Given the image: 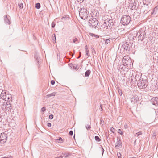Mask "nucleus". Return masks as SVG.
<instances>
[{"label": "nucleus", "mask_w": 158, "mask_h": 158, "mask_svg": "<svg viewBox=\"0 0 158 158\" xmlns=\"http://www.w3.org/2000/svg\"><path fill=\"white\" fill-rule=\"evenodd\" d=\"M91 73V71L89 70H88L86 71L85 73V77H88L90 74Z\"/></svg>", "instance_id": "22"}, {"label": "nucleus", "mask_w": 158, "mask_h": 158, "mask_svg": "<svg viewBox=\"0 0 158 158\" xmlns=\"http://www.w3.org/2000/svg\"><path fill=\"white\" fill-rule=\"evenodd\" d=\"M73 42L77 44L79 42L77 39L76 38H74L73 39Z\"/></svg>", "instance_id": "26"}, {"label": "nucleus", "mask_w": 158, "mask_h": 158, "mask_svg": "<svg viewBox=\"0 0 158 158\" xmlns=\"http://www.w3.org/2000/svg\"><path fill=\"white\" fill-rule=\"evenodd\" d=\"M115 22L114 20L107 18L105 20L103 24L104 28H106V29H109L112 27L114 24Z\"/></svg>", "instance_id": "1"}, {"label": "nucleus", "mask_w": 158, "mask_h": 158, "mask_svg": "<svg viewBox=\"0 0 158 158\" xmlns=\"http://www.w3.org/2000/svg\"><path fill=\"white\" fill-rule=\"evenodd\" d=\"M110 130L111 131L112 133H114V132L115 131V129L114 128L112 127L111 128Z\"/></svg>", "instance_id": "35"}, {"label": "nucleus", "mask_w": 158, "mask_h": 158, "mask_svg": "<svg viewBox=\"0 0 158 158\" xmlns=\"http://www.w3.org/2000/svg\"><path fill=\"white\" fill-rule=\"evenodd\" d=\"M137 77V76H135V81H137V79H136V77Z\"/></svg>", "instance_id": "58"}, {"label": "nucleus", "mask_w": 158, "mask_h": 158, "mask_svg": "<svg viewBox=\"0 0 158 158\" xmlns=\"http://www.w3.org/2000/svg\"><path fill=\"white\" fill-rule=\"evenodd\" d=\"M151 102L153 105H155L156 106L158 105V98L156 97H153L151 100Z\"/></svg>", "instance_id": "15"}, {"label": "nucleus", "mask_w": 158, "mask_h": 158, "mask_svg": "<svg viewBox=\"0 0 158 158\" xmlns=\"http://www.w3.org/2000/svg\"><path fill=\"white\" fill-rule=\"evenodd\" d=\"M94 138L95 140L97 142H100L101 140V139H100L99 137L98 136H95Z\"/></svg>", "instance_id": "25"}, {"label": "nucleus", "mask_w": 158, "mask_h": 158, "mask_svg": "<svg viewBox=\"0 0 158 158\" xmlns=\"http://www.w3.org/2000/svg\"><path fill=\"white\" fill-rule=\"evenodd\" d=\"M117 155L118 158H121V154L120 153H118Z\"/></svg>", "instance_id": "44"}, {"label": "nucleus", "mask_w": 158, "mask_h": 158, "mask_svg": "<svg viewBox=\"0 0 158 158\" xmlns=\"http://www.w3.org/2000/svg\"><path fill=\"white\" fill-rule=\"evenodd\" d=\"M56 92H53L50 94H48L46 96L47 98H49L51 97L54 96L56 94Z\"/></svg>", "instance_id": "20"}, {"label": "nucleus", "mask_w": 158, "mask_h": 158, "mask_svg": "<svg viewBox=\"0 0 158 158\" xmlns=\"http://www.w3.org/2000/svg\"><path fill=\"white\" fill-rule=\"evenodd\" d=\"M136 142V140H135V141H134V143L135 145Z\"/></svg>", "instance_id": "60"}, {"label": "nucleus", "mask_w": 158, "mask_h": 158, "mask_svg": "<svg viewBox=\"0 0 158 158\" xmlns=\"http://www.w3.org/2000/svg\"><path fill=\"white\" fill-rule=\"evenodd\" d=\"M99 23V22L97 19L95 18H91L89 21V26L94 28H96L98 27Z\"/></svg>", "instance_id": "4"}, {"label": "nucleus", "mask_w": 158, "mask_h": 158, "mask_svg": "<svg viewBox=\"0 0 158 158\" xmlns=\"http://www.w3.org/2000/svg\"><path fill=\"white\" fill-rule=\"evenodd\" d=\"M85 49L86 51H87L89 50H88V48H87V46H85Z\"/></svg>", "instance_id": "55"}, {"label": "nucleus", "mask_w": 158, "mask_h": 158, "mask_svg": "<svg viewBox=\"0 0 158 158\" xmlns=\"http://www.w3.org/2000/svg\"><path fill=\"white\" fill-rule=\"evenodd\" d=\"M86 55L88 57L89 56V50L86 51Z\"/></svg>", "instance_id": "43"}, {"label": "nucleus", "mask_w": 158, "mask_h": 158, "mask_svg": "<svg viewBox=\"0 0 158 158\" xmlns=\"http://www.w3.org/2000/svg\"><path fill=\"white\" fill-rule=\"evenodd\" d=\"M141 31H139L138 32L135 31L133 35V39L134 40H138V41H140L141 39Z\"/></svg>", "instance_id": "9"}, {"label": "nucleus", "mask_w": 158, "mask_h": 158, "mask_svg": "<svg viewBox=\"0 0 158 158\" xmlns=\"http://www.w3.org/2000/svg\"><path fill=\"white\" fill-rule=\"evenodd\" d=\"M123 47L126 50H129L131 48V44L128 42H125L122 45Z\"/></svg>", "instance_id": "13"}, {"label": "nucleus", "mask_w": 158, "mask_h": 158, "mask_svg": "<svg viewBox=\"0 0 158 158\" xmlns=\"http://www.w3.org/2000/svg\"><path fill=\"white\" fill-rule=\"evenodd\" d=\"M151 38V37H148V40H149Z\"/></svg>", "instance_id": "63"}, {"label": "nucleus", "mask_w": 158, "mask_h": 158, "mask_svg": "<svg viewBox=\"0 0 158 158\" xmlns=\"http://www.w3.org/2000/svg\"><path fill=\"white\" fill-rule=\"evenodd\" d=\"M71 66H70V67H71V68H72L73 69H77L78 70L79 68H77L78 65H76L75 64H71Z\"/></svg>", "instance_id": "21"}, {"label": "nucleus", "mask_w": 158, "mask_h": 158, "mask_svg": "<svg viewBox=\"0 0 158 158\" xmlns=\"http://www.w3.org/2000/svg\"><path fill=\"white\" fill-rule=\"evenodd\" d=\"M4 22L6 24H7L9 25L10 24V21L7 17V15H5L4 16Z\"/></svg>", "instance_id": "18"}, {"label": "nucleus", "mask_w": 158, "mask_h": 158, "mask_svg": "<svg viewBox=\"0 0 158 158\" xmlns=\"http://www.w3.org/2000/svg\"><path fill=\"white\" fill-rule=\"evenodd\" d=\"M141 39L140 40V41L141 42H142L143 43H145L146 45L147 44V43L148 44H150L151 43V41H149L148 40H147V42L145 41V39H146L147 40V35L146 34V32L145 31H141Z\"/></svg>", "instance_id": "7"}, {"label": "nucleus", "mask_w": 158, "mask_h": 158, "mask_svg": "<svg viewBox=\"0 0 158 158\" xmlns=\"http://www.w3.org/2000/svg\"><path fill=\"white\" fill-rule=\"evenodd\" d=\"M79 56L77 58V59L79 58L81 56V53L80 52H79Z\"/></svg>", "instance_id": "50"}, {"label": "nucleus", "mask_w": 158, "mask_h": 158, "mask_svg": "<svg viewBox=\"0 0 158 158\" xmlns=\"http://www.w3.org/2000/svg\"><path fill=\"white\" fill-rule=\"evenodd\" d=\"M46 108L44 107H43L41 109V112H44L46 111Z\"/></svg>", "instance_id": "37"}, {"label": "nucleus", "mask_w": 158, "mask_h": 158, "mask_svg": "<svg viewBox=\"0 0 158 158\" xmlns=\"http://www.w3.org/2000/svg\"><path fill=\"white\" fill-rule=\"evenodd\" d=\"M130 158H136L135 157H130Z\"/></svg>", "instance_id": "64"}, {"label": "nucleus", "mask_w": 158, "mask_h": 158, "mask_svg": "<svg viewBox=\"0 0 158 158\" xmlns=\"http://www.w3.org/2000/svg\"><path fill=\"white\" fill-rule=\"evenodd\" d=\"M79 12L80 16L81 19L84 20L87 19L89 12H87L86 9L83 7L81 8L79 10Z\"/></svg>", "instance_id": "2"}, {"label": "nucleus", "mask_w": 158, "mask_h": 158, "mask_svg": "<svg viewBox=\"0 0 158 158\" xmlns=\"http://www.w3.org/2000/svg\"><path fill=\"white\" fill-rule=\"evenodd\" d=\"M102 148V154L103 153L104 150L103 148Z\"/></svg>", "instance_id": "59"}, {"label": "nucleus", "mask_w": 158, "mask_h": 158, "mask_svg": "<svg viewBox=\"0 0 158 158\" xmlns=\"http://www.w3.org/2000/svg\"><path fill=\"white\" fill-rule=\"evenodd\" d=\"M5 100L7 101H12V95L11 94L7 93L6 96H5Z\"/></svg>", "instance_id": "17"}, {"label": "nucleus", "mask_w": 158, "mask_h": 158, "mask_svg": "<svg viewBox=\"0 0 158 158\" xmlns=\"http://www.w3.org/2000/svg\"><path fill=\"white\" fill-rule=\"evenodd\" d=\"M118 133L121 135H122L124 133L122 131V130L120 129H119L118 131Z\"/></svg>", "instance_id": "31"}, {"label": "nucleus", "mask_w": 158, "mask_h": 158, "mask_svg": "<svg viewBox=\"0 0 158 158\" xmlns=\"http://www.w3.org/2000/svg\"><path fill=\"white\" fill-rule=\"evenodd\" d=\"M146 0H143V2L144 5H146Z\"/></svg>", "instance_id": "51"}, {"label": "nucleus", "mask_w": 158, "mask_h": 158, "mask_svg": "<svg viewBox=\"0 0 158 158\" xmlns=\"http://www.w3.org/2000/svg\"><path fill=\"white\" fill-rule=\"evenodd\" d=\"M94 37H97V38H99V37L98 35H94Z\"/></svg>", "instance_id": "54"}, {"label": "nucleus", "mask_w": 158, "mask_h": 158, "mask_svg": "<svg viewBox=\"0 0 158 158\" xmlns=\"http://www.w3.org/2000/svg\"><path fill=\"white\" fill-rule=\"evenodd\" d=\"M69 19L68 17L66 16H65V17H62V18H61V19L62 20H66L67 19Z\"/></svg>", "instance_id": "34"}, {"label": "nucleus", "mask_w": 158, "mask_h": 158, "mask_svg": "<svg viewBox=\"0 0 158 158\" xmlns=\"http://www.w3.org/2000/svg\"><path fill=\"white\" fill-rule=\"evenodd\" d=\"M99 109H100L101 111H102L103 110L102 107V105H101L100 106Z\"/></svg>", "instance_id": "48"}, {"label": "nucleus", "mask_w": 158, "mask_h": 158, "mask_svg": "<svg viewBox=\"0 0 158 158\" xmlns=\"http://www.w3.org/2000/svg\"><path fill=\"white\" fill-rule=\"evenodd\" d=\"M35 8L37 9H39L40 7V4L39 3H37L35 4Z\"/></svg>", "instance_id": "27"}, {"label": "nucleus", "mask_w": 158, "mask_h": 158, "mask_svg": "<svg viewBox=\"0 0 158 158\" xmlns=\"http://www.w3.org/2000/svg\"><path fill=\"white\" fill-rule=\"evenodd\" d=\"M55 81L54 80H51V84L53 85L55 84Z\"/></svg>", "instance_id": "45"}, {"label": "nucleus", "mask_w": 158, "mask_h": 158, "mask_svg": "<svg viewBox=\"0 0 158 158\" xmlns=\"http://www.w3.org/2000/svg\"><path fill=\"white\" fill-rule=\"evenodd\" d=\"M18 6L21 9H22L23 8V5L22 3L19 2L18 3Z\"/></svg>", "instance_id": "28"}, {"label": "nucleus", "mask_w": 158, "mask_h": 158, "mask_svg": "<svg viewBox=\"0 0 158 158\" xmlns=\"http://www.w3.org/2000/svg\"><path fill=\"white\" fill-rule=\"evenodd\" d=\"M1 108L4 112L9 111L12 108V106L9 102H6V104L3 103L1 106Z\"/></svg>", "instance_id": "6"}, {"label": "nucleus", "mask_w": 158, "mask_h": 158, "mask_svg": "<svg viewBox=\"0 0 158 158\" xmlns=\"http://www.w3.org/2000/svg\"><path fill=\"white\" fill-rule=\"evenodd\" d=\"M69 156V154H66V156H65V157L64 158H66L68 156Z\"/></svg>", "instance_id": "52"}, {"label": "nucleus", "mask_w": 158, "mask_h": 158, "mask_svg": "<svg viewBox=\"0 0 158 158\" xmlns=\"http://www.w3.org/2000/svg\"><path fill=\"white\" fill-rule=\"evenodd\" d=\"M142 134V131H139V132L136 133L135 135V136H137V137H138L140 135H141Z\"/></svg>", "instance_id": "24"}, {"label": "nucleus", "mask_w": 158, "mask_h": 158, "mask_svg": "<svg viewBox=\"0 0 158 158\" xmlns=\"http://www.w3.org/2000/svg\"><path fill=\"white\" fill-rule=\"evenodd\" d=\"M137 1H135L133 3H130L129 5V7L132 10H137L138 8V7L137 6Z\"/></svg>", "instance_id": "12"}, {"label": "nucleus", "mask_w": 158, "mask_h": 158, "mask_svg": "<svg viewBox=\"0 0 158 158\" xmlns=\"http://www.w3.org/2000/svg\"><path fill=\"white\" fill-rule=\"evenodd\" d=\"M118 91L119 93V94L120 96H121L123 94L122 90L120 89H119L118 88Z\"/></svg>", "instance_id": "30"}, {"label": "nucleus", "mask_w": 158, "mask_h": 158, "mask_svg": "<svg viewBox=\"0 0 158 158\" xmlns=\"http://www.w3.org/2000/svg\"><path fill=\"white\" fill-rule=\"evenodd\" d=\"M157 10V8L155 7L154 9L152 11V14L153 15V14H156V10Z\"/></svg>", "instance_id": "29"}, {"label": "nucleus", "mask_w": 158, "mask_h": 158, "mask_svg": "<svg viewBox=\"0 0 158 158\" xmlns=\"http://www.w3.org/2000/svg\"><path fill=\"white\" fill-rule=\"evenodd\" d=\"M86 127L87 130H88L91 128V126L89 125H87Z\"/></svg>", "instance_id": "39"}, {"label": "nucleus", "mask_w": 158, "mask_h": 158, "mask_svg": "<svg viewBox=\"0 0 158 158\" xmlns=\"http://www.w3.org/2000/svg\"><path fill=\"white\" fill-rule=\"evenodd\" d=\"M131 103L133 104H135L139 101V98L137 95L134 94L132 95L130 99Z\"/></svg>", "instance_id": "11"}, {"label": "nucleus", "mask_w": 158, "mask_h": 158, "mask_svg": "<svg viewBox=\"0 0 158 158\" xmlns=\"http://www.w3.org/2000/svg\"><path fill=\"white\" fill-rule=\"evenodd\" d=\"M47 126L48 127H50L51 126V124L50 123H48L47 124Z\"/></svg>", "instance_id": "46"}, {"label": "nucleus", "mask_w": 158, "mask_h": 158, "mask_svg": "<svg viewBox=\"0 0 158 158\" xmlns=\"http://www.w3.org/2000/svg\"><path fill=\"white\" fill-rule=\"evenodd\" d=\"M90 35L92 36H93L94 35V34L93 33H90Z\"/></svg>", "instance_id": "57"}, {"label": "nucleus", "mask_w": 158, "mask_h": 158, "mask_svg": "<svg viewBox=\"0 0 158 158\" xmlns=\"http://www.w3.org/2000/svg\"><path fill=\"white\" fill-rule=\"evenodd\" d=\"M34 57L38 64H40L41 62V60L39 57L38 54L37 52H35L34 55Z\"/></svg>", "instance_id": "16"}, {"label": "nucleus", "mask_w": 158, "mask_h": 158, "mask_svg": "<svg viewBox=\"0 0 158 158\" xmlns=\"http://www.w3.org/2000/svg\"><path fill=\"white\" fill-rule=\"evenodd\" d=\"M7 136L6 134L3 132L0 135V142L1 143H5L7 140Z\"/></svg>", "instance_id": "10"}, {"label": "nucleus", "mask_w": 158, "mask_h": 158, "mask_svg": "<svg viewBox=\"0 0 158 158\" xmlns=\"http://www.w3.org/2000/svg\"><path fill=\"white\" fill-rule=\"evenodd\" d=\"M57 158H63V157L62 156H60V157H59Z\"/></svg>", "instance_id": "61"}, {"label": "nucleus", "mask_w": 158, "mask_h": 158, "mask_svg": "<svg viewBox=\"0 0 158 158\" xmlns=\"http://www.w3.org/2000/svg\"><path fill=\"white\" fill-rule=\"evenodd\" d=\"M117 141L115 143V147L117 149H119L122 147V143L120 139H118V137L117 138Z\"/></svg>", "instance_id": "14"}, {"label": "nucleus", "mask_w": 158, "mask_h": 158, "mask_svg": "<svg viewBox=\"0 0 158 158\" xmlns=\"http://www.w3.org/2000/svg\"><path fill=\"white\" fill-rule=\"evenodd\" d=\"M7 94L6 92L2 91L0 97L2 99L5 100V96H6Z\"/></svg>", "instance_id": "19"}, {"label": "nucleus", "mask_w": 158, "mask_h": 158, "mask_svg": "<svg viewBox=\"0 0 158 158\" xmlns=\"http://www.w3.org/2000/svg\"><path fill=\"white\" fill-rule=\"evenodd\" d=\"M148 82L146 79H139L137 81V85L140 89H144L148 86Z\"/></svg>", "instance_id": "3"}, {"label": "nucleus", "mask_w": 158, "mask_h": 158, "mask_svg": "<svg viewBox=\"0 0 158 158\" xmlns=\"http://www.w3.org/2000/svg\"><path fill=\"white\" fill-rule=\"evenodd\" d=\"M156 135V132H154L152 135V138L153 139H155Z\"/></svg>", "instance_id": "33"}, {"label": "nucleus", "mask_w": 158, "mask_h": 158, "mask_svg": "<svg viewBox=\"0 0 158 158\" xmlns=\"http://www.w3.org/2000/svg\"><path fill=\"white\" fill-rule=\"evenodd\" d=\"M55 25H56V24L55 23H54V22H52V28L54 27L55 26Z\"/></svg>", "instance_id": "42"}, {"label": "nucleus", "mask_w": 158, "mask_h": 158, "mask_svg": "<svg viewBox=\"0 0 158 158\" xmlns=\"http://www.w3.org/2000/svg\"><path fill=\"white\" fill-rule=\"evenodd\" d=\"M69 135L70 136H72L73 134V132L72 131H70L69 132Z\"/></svg>", "instance_id": "40"}, {"label": "nucleus", "mask_w": 158, "mask_h": 158, "mask_svg": "<svg viewBox=\"0 0 158 158\" xmlns=\"http://www.w3.org/2000/svg\"><path fill=\"white\" fill-rule=\"evenodd\" d=\"M124 128H125V129H127L128 128V127H129L128 126L126 123H125L124 124Z\"/></svg>", "instance_id": "41"}, {"label": "nucleus", "mask_w": 158, "mask_h": 158, "mask_svg": "<svg viewBox=\"0 0 158 158\" xmlns=\"http://www.w3.org/2000/svg\"><path fill=\"white\" fill-rule=\"evenodd\" d=\"M84 0H77V2H82L84 1Z\"/></svg>", "instance_id": "49"}, {"label": "nucleus", "mask_w": 158, "mask_h": 158, "mask_svg": "<svg viewBox=\"0 0 158 158\" xmlns=\"http://www.w3.org/2000/svg\"><path fill=\"white\" fill-rule=\"evenodd\" d=\"M100 124H101L102 125H103L104 124V122L102 119H101L100 120Z\"/></svg>", "instance_id": "32"}, {"label": "nucleus", "mask_w": 158, "mask_h": 158, "mask_svg": "<svg viewBox=\"0 0 158 158\" xmlns=\"http://www.w3.org/2000/svg\"><path fill=\"white\" fill-rule=\"evenodd\" d=\"M131 60L129 56H125L123 58V63L124 66H126L128 67L129 65H130L131 64Z\"/></svg>", "instance_id": "8"}, {"label": "nucleus", "mask_w": 158, "mask_h": 158, "mask_svg": "<svg viewBox=\"0 0 158 158\" xmlns=\"http://www.w3.org/2000/svg\"><path fill=\"white\" fill-rule=\"evenodd\" d=\"M110 42V40H109V39H107L106 40L105 43L106 44H108V43H109Z\"/></svg>", "instance_id": "38"}, {"label": "nucleus", "mask_w": 158, "mask_h": 158, "mask_svg": "<svg viewBox=\"0 0 158 158\" xmlns=\"http://www.w3.org/2000/svg\"><path fill=\"white\" fill-rule=\"evenodd\" d=\"M92 54L93 55H94L95 54H96V52H95V51L93 49V50L92 51Z\"/></svg>", "instance_id": "47"}, {"label": "nucleus", "mask_w": 158, "mask_h": 158, "mask_svg": "<svg viewBox=\"0 0 158 158\" xmlns=\"http://www.w3.org/2000/svg\"><path fill=\"white\" fill-rule=\"evenodd\" d=\"M2 158H12V157H11V156H10V157H2Z\"/></svg>", "instance_id": "56"}, {"label": "nucleus", "mask_w": 158, "mask_h": 158, "mask_svg": "<svg viewBox=\"0 0 158 158\" xmlns=\"http://www.w3.org/2000/svg\"><path fill=\"white\" fill-rule=\"evenodd\" d=\"M53 115L51 114L49 115V118L50 119H52L53 118Z\"/></svg>", "instance_id": "36"}, {"label": "nucleus", "mask_w": 158, "mask_h": 158, "mask_svg": "<svg viewBox=\"0 0 158 158\" xmlns=\"http://www.w3.org/2000/svg\"><path fill=\"white\" fill-rule=\"evenodd\" d=\"M124 31V30H123V31L121 29H119L118 30V32H121V31Z\"/></svg>", "instance_id": "53"}, {"label": "nucleus", "mask_w": 158, "mask_h": 158, "mask_svg": "<svg viewBox=\"0 0 158 158\" xmlns=\"http://www.w3.org/2000/svg\"><path fill=\"white\" fill-rule=\"evenodd\" d=\"M56 142L58 143H61L63 142L62 139L61 137L56 139Z\"/></svg>", "instance_id": "23"}, {"label": "nucleus", "mask_w": 158, "mask_h": 158, "mask_svg": "<svg viewBox=\"0 0 158 158\" xmlns=\"http://www.w3.org/2000/svg\"><path fill=\"white\" fill-rule=\"evenodd\" d=\"M131 18L130 17L127 15H123L121 18V23L124 25H127L130 22Z\"/></svg>", "instance_id": "5"}, {"label": "nucleus", "mask_w": 158, "mask_h": 158, "mask_svg": "<svg viewBox=\"0 0 158 158\" xmlns=\"http://www.w3.org/2000/svg\"><path fill=\"white\" fill-rule=\"evenodd\" d=\"M55 35L54 36V37L55 38V40L56 41V37L55 35Z\"/></svg>", "instance_id": "62"}]
</instances>
